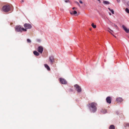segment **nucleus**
Returning <instances> with one entry per match:
<instances>
[{"instance_id":"nucleus-9","label":"nucleus","mask_w":129,"mask_h":129,"mask_svg":"<svg viewBox=\"0 0 129 129\" xmlns=\"http://www.w3.org/2000/svg\"><path fill=\"white\" fill-rule=\"evenodd\" d=\"M49 60L50 61L51 63L52 64L54 62V57L53 56H51L49 57Z\"/></svg>"},{"instance_id":"nucleus-26","label":"nucleus","mask_w":129,"mask_h":129,"mask_svg":"<svg viewBox=\"0 0 129 129\" xmlns=\"http://www.w3.org/2000/svg\"><path fill=\"white\" fill-rule=\"evenodd\" d=\"M108 29H109L110 31H111L112 32H113V31L111 30L109 28H108Z\"/></svg>"},{"instance_id":"nucleus-7","label":"nucleus","mask_w":129,"mask_h":129,"mask_svg":"<svg viewBox=\"0 0 129 129\" xmlns=\"http://www.w3.org/2000/svg\"><path fill=\"white\" fill-rule=\"evenodd\" d=\"M43 48L42 46H39L37 50L40 53H42L43 52Z\"/></svg>"},{"instance_id":"nucleus-6","label":"nucleus","mask_w":129,"mask_h":129,"mask_svg":"<svg viewBox=\"0 0 129 129\" xmlns=\"http://www.w3.org/2000/svg\"><path fill=\"white\" fill-rule=\"evenodd\" d=\"M60 81L61 83L63 84H66L67 83L66 80L64 78H59Z\"/></svg>"},{"instance_id":"nucleus-20","label":"nucleus","mask_w":129,"mask_h":129,"mask_svg":"<svg viewBox=\"0 0 129 129\" xmlns=\"http://www.w3.org/2000/svg\"><path fill=\"white\" fill-rule=\"evenodd\" d=\"M125 11L127 13H129V10L127 8H126Z\"/></svg>"},{"instance_id":"nucleus-24","label":"nucleus","mask_w":129,"mask_h":129,"mask_svg":"<svg viewBox=\"0 0 129 129\" xmlns=\"http://www.w3.org/2000/svg\"><path fill=\"white\" fill-rule=\"evenodd\" d=\"M79 2L80 3H81V4H82L83 3L82 2V1H79Z\"/></svg>"},{"instance_id":"nucleus-1","label":"nucleus","mask_w":129,"mask_h":129,"mask_svg":"<svg viewBox=\"0 0 129 129\" xmlns=\"http://www.w3.org/2000/svg\"><path fill=\"white\" fill-rule=\"evenodd\" d=\"M90 107L89 108L90 110L92 112H95L96 110V107L97 106V104L95 103H92L89 104Z\"/></svg>"},{"instance_id":"nucleus-31","label":"nucleus","mask_w":129,"mask_h":129,"mask_svg":"<svg viewBox=\"0 0 129 129\" xmlns=\"http://www.w3.org/2000/svg\"><path fill=\"white\" fill-rule=\"evenodd\" d=\"M24 2V0H21V2Z\"/></svg>"},{"instance_id":"nucleus-28","label":"nucleus","mask_w":129,"mask_h":129,"mask_svg":"<svg viewBox=\"0 0 129 129\" xmlns=\"http://www.w3.org/2000/svg\"><path fill=\"white\" fill-rule=\"evenodd\" d=\"M116 0L118 2H120V0Z\"/></svg>"},{"instance_id":"nucleus-35","label":"nucleus","mask_w":129,"mask_h":129,"mask_svg":"<svg viewBox=\"0 0 129 129\" xmlns=\"http://www.w3.org/2000/svg\"><path fill=\"white\" fill-rule=\"evenodd\" d=\"M127 125H128V126H129V124H127Z\"/></svg>"},{"instance_id":"nucleus-17","label":"nucleus","mask_w":129,"mask_h":129,"mask_svg":"<svg viewBox=\"0 0 129 129\" xmlns=\"http://www.w3.org/2000/svg\"><path fill=\"white\" fill-rule=\"evenodd\" d=\"M103 2L105 4L108 5L110 4L109 2L106 1H104Z\"/></svg>"},{"instance_id":"nucleus-10","label":"nucleus","mask_w":129,"mask_h":129,"mask_svg":"<svg viewBox=\"0 0 129 129\" xmlns=\"http://www.w3.org/2000/svg\"><path fill=\"white\" fill-rule=\"evenodd\" d=\"M122 27L123 29L126 33H129V29H127L124 25H122Z\"/></svg>"},{"instance_id":"nucleus-18","label":"nucleus","mask_w":129,"mask_h":129,"mask_svg":"<svg viewBox=\"0 0 129 129\" xmlns=\"http://www.w3.org/2000/svg\"><path fill=\"white\" fill-rule=\"evenodd\" d=\"M91 26L94 28H95L96 27V25H94L93 23H92L91 24Z\"/></svg>"},{"instance_id":"nucleus-5","label":"nucleus","mask_w":129,"mask_h":129,"mask_svg":"<svg viewBox=\"0 0 129 129\" xmlns=\"http://www.w3.org/2000/svg\"><path fill=\"white\" fill-rule=\"evenodd\" d=\"M24 26L26 29H30L32 27L31 25L29 24L25 23L24 25Z\"/></svg>"},{"instance_id":"nucleus-25","label":"nucleus","mask_w":129,"mask_h":129,"mask_svg":"<svg viewBox=\"0 0 129 129\" xmlns=\"http://www.w3.org/2000/svg\"><path fill=\"white\" fill-rule=\"evenodd\" d=\"M127 5L128 6H129V2H127Z\"/></svg>"},{"instance_id":"nucleus-13","label":"nucleus","mask_w":129,"mask_h":129,"mask_svg":"<svg viewBox=\"0 0 129 129\" xmlns=\"http://www.w3.org/2000/svg\"><path fill=\"white\" fill-rule=\"evenodd\" d=\"M45 67L47 68V70L48 71H50V68L46 64H45L44 65Z\"/></svg>"},{"instance_id":"nucleus-12","label":"nucleus","mask_w":129,"mask_h":129,"mask_svg":"<svg viewBox=\"0 0 129 129\" xmlns=\"http://www.w3.org/2000/svg\"><path fill=\"white\" fill-rule=\"evenodd\" d=\"M101 112L103 114H104L107 112V111L105 109H102L101 110Z\"/></svg>"},{"instance_id":"nucleus-4","label":"nucleus","mask_w":129,"mask_h":129,"mask_svg":"<svg viewBox=\"0 0 129 129\" xmlns=\"http://www.w3.org/2000/svg\"><path fill=\"white\" fill-rule=\"evenodd\" d=\"M74 87L76 88V90L78 92H80L81 91V89L80 86L77 84L74 85Z\"/></svg>"},{"instance_id":"nucleus-23","label":"nucleus","mask_w":129,"mask_h":129,"mask_svg":"<svg viewBox=\"0 0 129 129\" xmlns=\"http://www.w3.org/2000/svg\"><path fill=\"white\" fill-rule=\"evenodd\" d=\"M110 11L111 12L112 14H114V11L112 9H111Z\"/></svg>"},{"instance_id":"nucleus-11","label":"nucleus","mask_w":129,"mask_h":129,"mask_svg":"<svg viewBox=\"0 0 129 129\" xmlns=\"http://www.w3.org/2000/svg\"><path fill=\"white\" fill-rule=\"evenodd\" d=\"M116 100L117 102H121L123 101V99L119 97L116 99Z\"/></svg>"},{"instance_id":"nucleus-15","label":"nucleus","mask_w":129,"mask_h":129,"mask_svg":"<svg viewBox=\"0 0 129 129\" xmlns=\"http://www.w3.org/2000/svg\"><path fill=\"white\" fill-rule=\"evenodd\" d=\"M115 126L113 125H111L110 126L109 129H115Z\"/></svg>"},{"instance_id":"nucleus-30","label":"nucleus","mask_w":129,"mask_h":129,"mask_svg":"<svg viewBox=\"0 0 129 129\" xmlns=\"http://www.w3.org/2000/svg\"><path fill=\"white\" fill-rule=\"evenodd\" d=\"M108 9H109V10L110 11L111 10V9H110V8H108Z\"/></svg>"},{"instance_id":"nucleus-29","label":"nucleus","mask_w":129,"mask_h":129,"mask_svg":"<svg viewBox=\"0 0 129 129\" xmlns=\"http://www.w3.org/2000/svg\"><path fill=\"white\" fill-rule=\"evenodd\" d=\"M76 9V8L75 7H73V8H72V9L73 10L74 9Z\"/></svg>"},{"instance_id":"nucleus-34","label":"nucleus","mask_w":129,"mask_h":129,"mask_svg":"<svg viewBox=\"0 0 129 129\" xmlns=\"http://www.w3.org/2000/svg\"><path fill=\"white\" fill-rule=\"evenodd\" d=\"M109 13V15H111V14L110 13Z\"/></svg>"},{"instance_id":"nucleus-8","label":"nucleus","mask_w":129,"mask_h":129,"mask_svg":"<svg viewBox=\"0 0 129 129\" xmlns=\"http://www.w3.org/2000/svg\"><path fill=\"white\" fill-rule=\"evenodd\" d=\"M111 98L110 96L107 97L106 99L107 102L109 104H110L111 103Z\"/></svg>"},{"instance_id":"nucleus-3","label":"nucleus","mask_w":129,"mask_h":129,"mask_svg":"<svg viewBox=\"0 0 129 129\" xmlns=\"http://www.w3.org/2000/svg\"><path fill=\"white\" fill-rule=\"evenodd\" d=\"M2 10L4 12H8L10 10V6L8 5H5L3 7Z\"/></svg>"},{"instance_id":"nucleus-2","label":"nucleus","mask_w":129,"mask_h":129,"mask_svg":"<svg viewBox=\"0 0 129 129\" xmlns=\"http://www.w3.org/2000/svg\"><path fill=\"white\" fill-rule=\"evenodd\" d=\"M15 30L17 32H22V31H26L27 30L26 29H24L23 28H22L20 25L17 26L15 27Z\"/></svg>"},{"instance_id":"nucleus-33","label":"nucleus","mask_w":129,"mask_h":129,"mask_svg":"<svg viewBox=\"0 0 129 129\" xmlns=\"http://www.w3.org/2000/svg\"><path fill=\"white\" fill-rule=\"evenodd\" d=\"M98 1H99V2L100 3V0H98Z\"/></svg>"},{"instance_id":"nucleus-27","label":"nucleus","mask_w":129,"mask_h":129,"mask_svg":"<svg viewBox=\"0 0 129 129\" xmlns=\"http://www.w3.org/2000/svg\"><path fill=\"white\" fill-rule=\"evenodd\" d=\"M108 31L111 34H112V35H113L112 34V33H111V32H110L109 31V30H108Z\"/></svg>"},{"instance_id":"nucleus-21","label":"nucleus","mask_w":129,"mask_h":129,"mask_svg":"<svg viewBox=\"0 0 129 129\" xmlns=\"http://www.w3.org/2000/svg\"><path fill=\"white\" fill-rule=\"evenodd\" d=\"M75 3L77 4L79 7H80V6L79 3L75 1Z\"/></svg>"},{"instance_id":"nucleus-22","label":"nucleus","mask_w":129,"mask_h":129,"mask_svg":"<svg viewBox=\"0 0 129 129\" xmlns=\"http://www.w3.org/2000/svg\"><path fill=\"white\" fill-rule=\"evenodd\" d=\"M27 42L29 43H31V41L29 39H27Z\"/></svg>"},{"instance_id":"nucleus-32","label":"nucleus","mask_w":129,"mask_h":129,"mask_svg":"<svg viewBox=\"0 0 129 129\" xmlns=\"http://www.w3.org/2000/svg\"><path fill=\"white\" fill-rule=\"evenodd\" d=\"M113 35L114 37H115V38H116V37L113 34V35Z\"/></svg>"},{"instance_id":"nucleus-16","label":"nucleus","mask_w":129,"mask_h":129,"mask_svg":"<svg viewBox=\"0 0 129 129\" xmlns=\"http://www.w3.org/2000/svg\"><path fill=\"white\" fill-rule=\"evenodd\" d=\"M70 13L71 14H75L77 13V12L76 11H74L72 12H70Z\"/></svg>"},{"instance_id":"nucleus-14","label":"nucleus","mask_w":129,"mask_h":129,"mask_svg":"<svg viewBox=\"0 0 129 129\" xmlns=\"http://www.w3.org/2000/svg\"><path fill=\"white\" fill-rule=\"evenodd\" d=\"M34 54L37 56H38L39 55V53L36 51H34L33 52Z\"/></svg>"},{"instance_id":"nucleus-36","label":"nucleus","mask_w":129,"mask_h":129,"mask_svg":"<svg viewBox=\"0 0 129 129\" xmlns=\"http://www.w3.org/2000/svg\"><path fill=\"white\" fill-rule=\"evenodd\" d=\"M65 2H67V1H65Z\"/></svg>"},{"instance_id":"nucleus-19","label":"nucleus","mask_w":129,"mask_h":129,"mask_svg":"<svg viewBox=\"0 0 129 129\" xmlns=\"http://www.w3.org/2000/svg\"><path fill=\"white\" fill-rule=\"evenodd\" d=\"M110 23H111V24H111L112 25H113L115 27H116L117 28H118V27L116 25H115V24H113V23H112V22H110Z\"/></svg>"}]
</instances>
